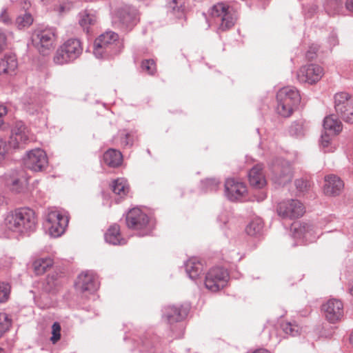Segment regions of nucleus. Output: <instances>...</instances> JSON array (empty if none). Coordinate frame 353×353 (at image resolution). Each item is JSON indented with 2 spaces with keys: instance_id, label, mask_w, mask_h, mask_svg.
Wrapping results in <instances>:
<instances>
[{
  "instance_id": "1",
  "label": "nucleus",
  "mask_w": 353,
  "mask_h": 353,
  "mask_svg": "<svg viewBox=\"0 0 353 353\" xmlns=\"http://www.w3.org/2000/svg\"><path fill=\"white\" fill-rule=\"evenodd\" d=\"M37 223L34 212L30 208H20L10 212L4 224L10 231L25 233L33 230Z\"/></svg>"
},
{
  "instance_id": "2",
  "label": "nucleus",
  "mask_w": 353,
  "mask_h": 353,
  "mask_svg": "<svg viewBox=\"0 0 353 353\" xmlns=\"http://www.w3.org/2000/svg\"><path fill=\"white\" fill-rule=\"evenodd\" d=\"M300 101V94L294 87H283L276 94V112L283 117H289L293 114Z\"/></svg>"
},
{
  "instance_id": "3",
  "label": "nucleus",
  "mask_w": 353,
  "mask_h": 353,
  "mask_svg": "<svg viewBox=\"0 0 353 353\" xmlns=\"http://www.w3.org/2000/svg\"><path fill=\"white\" fill-rule=\"evenodd\" d=\"M210 14L219 25V30L226 31L233 27L236 21V11L230 6L219 3L210 8Z\"/></svg>"
},
{
  "instance_id": "4",
  "label": "nucleus",
  "mask_w": 353,
  "mask_h": 353,
  "mask_svg": "<svg viewBox=\"0 0 353 353\" xmlns=\"http://www.w3.org/2000/svg\"><path fill=\"white\" fill-rule=\"evenodd\" d=\"M83 52L81 41L76 39H70L65 41L57 50L53 61L57 65L67 64L77 59Z\"/></svg>"
},
{
  "instance_id": "5",
  "label": "nucleus",
  "mask_w": 353,
  "mask_h": 353,
  "mask_svg": "<svg viewBox=\"0 0 353 353\" xmlns=\"http://www.w3.org/2000/svg\"><path fill=\"white\" fill-rule=\"evenodd\" d=\"M119 36L109 31L101 34L94 43L93 53L97 58H105L117 53L119 48Z\"/></svg>"
},
{
  "instance_id": "6",
  "label": "nucleus",
  "mask_w": 353,
  "mask_h": 353,
  "mask_svg": "<svg viewBox=\"0 0 353 353\" xmlns=\"http://www.w3.org/2000/svg\"><path fill=\"white\" fill-rule=\"evenodd\" d=\"M57 39V30L53 28L36 30L32 38L34 47L43 55L48 54L54 48Z\"/></svg>"
},
{
  "instance_id": "7",
  "label": "nucleus",
  "mask_w": 353,
  "mask_h": 353,
  "mask_svg": "<svg viewBox=\"0 0 353 353\" xmlns=\"http://www.w3.org/2000/svg\"><path fill=\"white\" fill-rule=\"evenodd\" d=\"M229 279L227 270L220 267L213 268L205 275V286L208 290L216 292L228 285Z\"/></svg>"
},
{
  "instance_id": "8",
  "label": "nucleus",
  "mask_w": 353,
  "mask_h": 353,
  "mask_svg": "<svg viewBox=\"0 0 353 353\" xmlns=\"http://www.w3.org/2000/svg\"><path fill=\"white\" fill-rule=\"evenodd\" d=\"M334 108L338 116L345 122L353 123V96L345 92L336 93Z\"/></svg>"
},
{
  "instance_id": "9",
  "label": "nucleus",
  "mask_w": 353,
  "mask_h": 353,
  "mask_svg": "<svg viewBox=\"0 0 353 353\" xmlns=\"http://www.w3.org/2000/svg\"><path fill=\"white\" fill-rule=\"evenodd\" d=\"M276 212L278 215L283 219L294 220L303 216L305 207L299 200L290 199L279 203Z\"/></svg>"
},
{
  "instance_id": "10",
  "label": "nucleus",
  "mask_w": 353,
  "mask_h": 353,
  "mask_svg": "<svg viewBox=\"0 0 353 353\" xmlns=\"http://www.w3.org/2000/svg\"><path fill=\"white\" fill-rule=\"evenodd\" d=\"M125 220L128 228L138 231L141 236L147 235L151 232L148 227V216L139 208L130 210L126 215Z\"/></svg>"
},
{
  "instance_id": "11",
  "label": "nucleus",
  "mask_w": 353,
  "mask_h": 353,
  "mask_svg": "<svg viewBox=\"0 0 353 353\" xmlns=\"http://www.w3.org/2000/svg\"><path fill=\"white\" fill-rule=\"evenodd\" d=\"M25 166L34 172L45 170L48 165V159L44 150L34 148L28 151L23 157Z\"/></svg>"
},
{
  "instance_id": "12",
  "label": "nucleus",
  "mask_w": 353,
  "mask_h": 353,
  "mask_svg": "<svg viewBox=\"0 0 353 353\" xmlns=\"http://www.w3.org/2000/svg\"><path fill=\"white\" fill-rule=\"evenodd\" d=\"M68 217L59 211H51L48 214L46 228L53 237L60 236L68 225Z\"/></svg>"
},
{
  "instance_id": "13",
  "label": "nucleus",
  "mask_w": 353,
  "mask_h": 353,
  "mask_svg": "<svg viewBox=\"0 0 353 353\" xmlns=\"http://www.w3.org/2000/svg\"><path fill=\"white\" fill-rule=\"evenodd\" d=\"M33 140V136L28 128L22 123H17L12 130L8 145L9 149L19 148Z\"/></svg>"
},
{
  "instance_id": "14",
  "label": "nucleus",
  "mask_w": 353,
  "mask_h": 353,
  "mask_svg": "<svg viewBox=\"0 0 353 353\" xmlns=\"http://www.w3.org/2000/svg\"><path fill=\"white\" fill-rule=\"evenodd\" d=\"M272 181L279 185H285L290 182L293 177L291 165L283 161H275L271 167Z\"/></svg>"
},
{
  "instance_id": "15",
  "label": "nucleus",
  "mask_w": 353,
  "mask_h": 353,
  "mask_svg": "<svg viewBox=\"0 0 353 353\" xmlns=\"http://www.w3.org/2000/svg\"><path fill=\"white\" fill-rule=\"evenodd\" d=\"M324 75L323 68L317 64H307L301 66L296 72L299 81L314 84L319 81Z\"/></svg>"
},
{
  "instance_id": "16",
  "label": "nucleus",
  "mask_w": 353,
  "mask_h": 353,
  "mask_svg": "<svg viewBox=\"0 0 353 353\" xmlns=\"http://www.w3.org/2000/svg\"><path fill=\"white\" fill-rule=\"evenodd\" d=\"M325 319L332 323L339 321L343 316V304L338 299L328 300L322 305Z\"/></svg>"
},
{
  "instance_id": "17",
  "label": "nucleus",
  "mask_w": 353,
  "mask_h": 353,
  "mask_svg": "<svg viewBox=\"0 0 353 353\" xmlns=\"http://www.w3.org/2000/svg\"><path fill=\"white\" fill-rule=\"evenodd\" d=\"M225 189L228 198L231 201H236L241 199L247 192L245 183L234 179L226 180Z\"/></svg>"
},
{
  "instance_id": "18",
  "label": "nucleus",
  "mask_w": 353,
  "mask_h": 353,
  "mask_svg": "<svg viewBox=\"0 0 353 353\" xmlns=\"http://www.w3.org/2000/svg\"><path fill=\"white\" fill-rule=\"evenodd\" d=\"M344 188V183L336 175L329 174L325 176L323 192L327 196H337Z\"/></svg>"
},
{
  "instance_id": "19",
  "label": "nucleus",
  "mask_w": 353,
  "mask_h": 353,
  "mask_svg": "<svg viewBox=\"0 0 353 353\" xmlns=\"http://www.w3.org/2000/svg\"><path fill=\"white\" fill-rule=\"evenodd\" d=\"M76 288L81 291H93L97 289V279L95 276L88 272L81 273L75 282Z\"/></svg>"
},
{
  "instance_id": "20",
  "label": "nucleus",
  "mask_w": 353,
  "mask_h": 353,
  "mask_svg": "<svg viewBox=\"0 0 353 353\" xmlns=\"http://www.w3.org/2000/svg\"><path fill=\"white\" fill-rule=\"evenodd\" d=\"M248 179L250 185L258 189L265 186L267 181L261 165L254 166L249 172Z\"/></svg>"
},
{
  "instance_id": "21",
  "label": "nucleus",
  "mask_w": 353,
  "mask_h": 353,
  "mask_svg": "<svg viewBox=\"0 0 353 353\" xmlns=\"http://www.w3.org/2000/svg\"><path fill=\"white\" fill-rule=\"evenodd\" d=\"M188 314V309L183 305L168 306L165 309L164 316L169 323L182 321Z\"/></svg>"
},
{
  "instance_id": "22",
  "label": "nucleus",
  "mask_w": 353,
  "mask_h": 353,
  "mask_svg": "<svg viewBox=\"0 0 353 353\" xmlns=\"http://www.w3.org/2000/svg\"><path fill=\"white\" fill-rule=\"evenodd\" d=\"M323 125L325 132L330 133L332 136H337L343 130L341 122L334 114L325 117Z\"/></svg>"
},
{
  "instance_id": "23",
  "label": "nucleus",
  "mask_w": 353,
  "mask_h": 353,
  "mask_svg": "<svg viewBox=\"0 0 353 353\" xmlns=\"http://www.w3.org/2000/svg\"><path fill=\"white\" fill-rule=\"evenodd\" d=\"M103 159L108 166L118 168L122 164L123 155L120 151L110 148L103 154Z\"/></svg>"
},
{
  "instance_id": "24",
  "label": "nucleus",
  "mask_w": 353,
  "mask_h": 353,
  "mask_svg": "<svg viewBox=\"0 0 353 353\" xmlns=\"http://www.w3.org/2000/svg\"><path fill=\"white\" fill-rule=\"evenodd\" d=\"M105 241L112 245H123L125 243L124 239L121 237L120 227L117 224L110 226L105 234Z\"/></svg>"
},
{
  "instance_id": "25",
  "label": "nucleus",
  "mask_w": 353,
  "mask_h": 353,
  "mask_svg": "<svg viewBox=\"0 0 353 353\" xmlns=\"http://www.w3.org/2000/svg\"><path fill=\"white\" fill-rule=\"evenodd\" d=\"M185 270L190 278L196 279L201 274L203 265L199 259L191 258L186 262Z\"/></svg>"
},
{
  "instance_id": "26",
  "label": "nucleus",
  "mask_w": 353,
  "mask_h": 353,
  "mask_svg": "<svg viewBox=\"0 0 353 353\" xmlns=\"http://www.w3.org/2000/svg\"><path fill=\"white\" fill-rule=\"evenodd\" d=\"M17 61L14 55H6L0 60V74H9L17 68Z\"/></svg>"
},
{
  "instance_id": "27",
  "label": "nucleus",
  "mask_w": 353,
  "mask_h": 353,
  "mask_svg": "<svg viewBox=\"0 0 353 353\" xmlns=\"http://www.w3.org/2000/svg\"><path fill=\"white\" fill-rule=\"evenodd\" d=\"M168 8L177 17H183L185 21L187 20L185 17V0H170L168 3Z\"/></svg>"
},
{
  "instance_id": "28",
  "label": "nucleus",
  "mask_w": 353,
  "mask_h": 353,
  "mask_svg": "<svg viewBox=\"0 0 353 353\" xmlns=\"http://www.w3.org/2000/svg\"><path fill=\"white\" fill-rule=\"evenodd\" d=\"M53 265V261L50 258L39 259L33 262L32 266L34 272L37 275L44 274L48 269Z\"/></svg>"
},
{
  "instance_id": "29",
  "label": "nucleus",
  "mask_w": 353,
  "mask_h": 353,
  "mask_svg": "<svg viewBox=\"0 0 353 353\" xmlns=\"http://www.w3.org/2000/svg\"><path fill=\"white\" fill-rule=\"evenodd\" d=\"M112 191L121 197H123L129 192V185L124 179H117L114 180L112 185Z\"/></svg>"
},
{
  "instance_id": "30",
  "label": "nucleus",
  "mask_w": 353,
  "mask_h": 353,
  "mask_svg": "<svg viewBox=\"0 0 353 353\" xmlns=\"http://www.w3.org/2000/svg\"><path fill=\"white\" fill-rule=\"evenodd\" d=\"M263 227V221L256 218L251 221L245 228L246 233L250 236H256L261 232Z\"/></svg>"
},
{
  "instance_id": "31",
  "label": "nucleus",
  "mask_w": 353,
  "mask_h": 353,
  "mask_svg": "<svg viewBox=\"0 0 353 353\" xmlns=\"http://www.w3.org/2000/svg\"><path fill=\"white\" fill-rule=\"evenodd\" d=\"M7 184L10 190L16 193L21 192L24 189L23 181L18 176L10 177L8 179Z\"/></svg>"
},
{
  "instance_id": "32",
  "label": "nucleus",
  "mask_w": 353,
  "mask_h": 353,
  "mask_svg": "<svg viewBox=\"0 0 353 353\" xmlns=\"http://www.w3.org/2000/svg\"><path fill=\"white\" fill-rule=\"evenodd\" d=\"M33 17L29 13L19 15L16 19V25L19 29L30 27L33 23Z\"/></svg>"
},
{
  "instance_id": "33",
  "label": "nucleus",
  "mask_w": 353,
  "mask_h": 353,
  "mask_svg": "<svg viewBox=\"0 0 353 353\" xmlns=\"http://www.w3.org/2000/svg\"><path fill=\"white\" fill-rule=\"evenodd\" d=\"M46 280L50 290H56L63 283V276L58 273H52L48 275Z\"/></svg>"
},
{
  "instance_id": "34",
  "label": "nucleus",
  "mask_w": 353,
  "mask_h": 353,
  "mask_svg": "<svg viewBox=\"0 0 353 353\" xmlns=\"http://www.w3.org/2000/svg\"><path fill=\"white\" fill-rule=\"evenodd\" d=\"M96 21L97 17L94 14L83 13L81 14V19H79V24L84 30H86L87 32H88L89 26L94 25Z\"/></svg>"
},
{
  "instance_id": "35",
  "label": "nucleus",
  "mask_w": 353,
  "mask_h": 353,
  "mask_svg": "<svg viewBox=\"0 0 353 353\" xmlns=\"http://www.w3.org/2000/svg\"><path fill=\"white\" fill-rule=\"evenodd\" d=\"M11 323L7 314L0 312V339L9 330Z\"/></svg>"
},
{
  "instance_id": "36",
  "label": "nucleus",
  "mask_w": 353,
  "mask_h": 353,
  "mask_svg": "<svg viewBox=\"0 0 353 353\" xmlns=\"http://www.w3.org/2000/svg\"><path fill=\"white\" fill-rule=\"evenodd\" d=\"M281 328L284 332L292 336L298 335L301 332V327L297 324L290 322L282 323Z\"/></svg>"
},
{
  "instance_id": "37",
  "label": "nucleus",
  "mask_w": 353,
  "mask_h": 353,
  "mask_svg": "<svg viewBox=\"0 0 353 353\" xmlns=\"http://www.w3.org/2000/svg\"><path fill=\"white\" fill-rule=\"evenodd\" d=\"M332 137L330 133L324 132L321 137L320 145L324 149L327 148V152H332L335 150L334 147L331 146Z\"/></svg>"
},
{
  "instance_id": "38",
  "label": "nucleus",
  "mask_w": 353,
  "mask_h": 353,
  "mask_svg": "<svg viewBox=\"0 0 353 353\" xmlns=\"http://www.w3.org/2000/svg\"><path fill=\"white\" fill-rule=\"evenodd\" d=\"M305 130L303 122H295L290 126V132L293 136L300 137L304 135Z\"/></svg>"
},
{
  "instance_id": "39",
  "label": "nucleus",
  "mask_w": 353,
  "mask_h": 353,
  "mask_svg": "<svg viewBox=\"0 0 353 353\" xmlns=\"http://www.w3.org/2000/svg\"><path fill=\"white\" fill-rule=\"evenodd\" d=\"M10 293V286L9 284L0 282V303L7 301Z\"/></svg>"
},
{
  "instance_id": "40",
  "label": "nucleus",
  "mask_w": 353,
  "mask_h": 353,
  "mask_svg": "<svg viewBox=\"0 0 353 353\" xmlns=\"http://www.w3.org/2000/svg\"><path fill=\"white\" fill-rule=\"evenodd\" d=\"M121 143L123 146H132L134 141V136L131 132L123 130L120 132Z\"/></svg>"
},
{
  "instance_id": "41",
  "label": "nucleus",
  "mask_w": 353,
  "mask_h": 353,
  "mask_svg": "<svg viewBox=\"0 0 353 353\" xmlns=\"http://www.w3.org/2000/svg\"><path fill=\"white\" fill-rule=\"evenodd\" d=\"M142 70L149 74H154L157 70L156 63L152 59L144 60L141 63Z\"/></svg>"
},
{
  "instance_id": "42",
  "label": "nucleus",
  "mask_w": 353,
  "mask_h": 353,
  "mask_svg": "<svg viewBox=\"0 0 353 353\" xmlns=\"http://www.w3.org/2000/svg\"><path fill=\"white\" fill-rule=\"evenodd\" d=\"M320 46L316 43H312L305 53L306 59L309 61L314 60L317 57V53L319 51Z\"/></svg>"
},
{
  "instance_id": "43",
  "label": "nucleus",
  "mask_w": 353,
  "mask_h": 353,
  "mask_svg": "<svg viewBox=\"0 0 353 353\" xmlns=\"http://www.w3.org/2000/svg\"><path fill=\"white\" fill-rule=\"evenodd\" d=\"M52 335L50 341L53 344L61 339V325L57 322L54 323L52 326Z\"/></svg>"
},
{
  "instance_id": "44",
  "label": "nucleus",
  "mask_w": 353,
  "mask_h": 353,
  "mask_svg": "<svg viewBox=\"0 0 353 353\" xmlns=\"http://www.w3.org/2000/svg\"><path fill=\"white\" fill-rule=\"evenodd\" d=\"M10 151L6 141L0 139V164L6 159Z\"/></svg>"
},
{
  "instance_id": "45",
  "label": "nucleus",
  "mask_w": 353,
  "mask_h": 353,
  "mask_svg": "<svg viewBox=\"0 0 353 353\" xmlns=\"http://www.w3.org/2000/svg\"><path fill=\"white\" fill-rule=\"evenodd\" d=\"M8 113L7 107L4 105H0V128L4 123V117Z\"/></svg>"
},
{
  "instance_id": "46",
  "label": "nucleus",
  "mask_w": 353,
  "mask_h": 353,
  "mask_svg": "<svg viewBox=\"0 0 353 353\" xmlns=\"http://www.w3.org/2000/svg\"><path fill=\"white\" fill-rule=\"evenodd\" d=\"M7 46L6 37L0 32V52L4 50Z\"/></svg>"
},
{
  "instance_id": "47",
  "label": "nucleus",
  "mask_w": 353,
  "mask_h": 353,
  "mask_svg": "<svg viewBox=\"0 0 353 353\" xmlns=\"http://www.w3.org/2000/svg\"><path fill=\"white\" fill-rule=\"evenodd\" d=\"M118 17L121 19L123 23H128L131 19V16L129 13H125L123 16L121 15L120 12L117 13Z\"/></svg>"
},
{
  "instance_id": "48",
  "label": "nucleus",
  "mask_w": 353,
  "mask_h": 353,
  "mask_svg": "<svg viewBox=\"0 0 353 353\" xmlns=\"http://www.w3.org/2000/svg\"><path fill=\"white\" fill-rule=\"evenodd\" d=\"M328 41L330 43V48H332V47L335 46L338 43L336 36L334 34L331 35L328 39Z\"/></svg>"
},
{
  "instance_id": "49",
  "label": "nucleus",
  "mask_w": 353,
  "mask_h": 353,
  "mask_svg": "<svg viewBox=\"0 0 353 353\" xmlns=\"http://www.w3.org/2000/svg\"><path fill=\"white\" fill-rule=\"evenodd\" d=\"M296 185L297 188H299L301 191H303L304 189L307 187V183L302 180H296Z\"/></svg>"
},
{
  "instance_id": "50",
  "label": "nucleus",
  "mask_w": 353,
  "mask_h": 353,
  "mask_svg": "<svg viewBox=\"0 0 353 353\" xmlns=\"http://www.w3.org/2000/svg\"><path fill=\"white\" fill-rule=\"evenodd\" d=\"M0 20H1L2 22L5 23H6L9 22L10 19H9V17H8V16L7 15V14H6V11H4V12L1 14V17H0Z\"/></svg>"
},
{
  "instance_id": "51",
  "label": "nucleus",
  "mask_w": 353,
  "mask_h": 353,
  "mask_svg": "<svg viewBox=\"0 0 353 353\" xmlns=\"http://www.w3.org/2000/svg\"><path fill=\"white\" fill-rule=\"evenodd\" d=\"M345 6L348 10L353 12V0H347Z\"/></svg>"
},
{
  "instance_id": "52",
  "label": "nucleus",
  "mask_w": 353,
  "mask_h": 353,
  "mask_svg": "<svg viewBox=\"0 0 353 353\" xmlns=\"http://www.w3.org/2000/svg\"><path fill=\"white\" fill-rule=\"evenodd\" d=\"M252 353H270V352L265 349H259V350H255Z\"/></svg>"
},
{
  "instance_id": "53",
  "label": "nucleus",
  "mask_w": 353,
  "mask_h": 353,
  "mask_svg": "<svg viewBox=\"0 0 353 353\" xmlns=\"http://www.w3.org/2000/svg\"><path fill=\"white\" fill-rule=\"evenodd\" d=\"M334 1V3L339 6L341 5V0H333Z\"/></svg>"
},
{
  "instance_id": "54",
  "label": "nucleus",
  "mask_w": 353,
  "mask_h": 353,
  "mask_svg": "<svg viewBox=\"0 0 353 353\" xmlns=\"http://www.w3.org/2000/svg\"><path fill=\"white\" fill-rule=\"evenodd\" d=\"M350 342L352 345H353V331L352 332L350 336Z\"/></svg>"
},
{
  "instance_id": "55",
  "label": "nucleus",
  "mask_w": 353,
  "mask_h": 353,
  "mask_svg": "<svg viewBox=\"0 0 353 353\" xmlns=\"http://www.w3.org/2000/svg\"><path fill=\"white\" fill-rule=\"evenodd\" d=\"M350 294L353 296V285L349 288Z\"/></svg>"
}]
</instances>
